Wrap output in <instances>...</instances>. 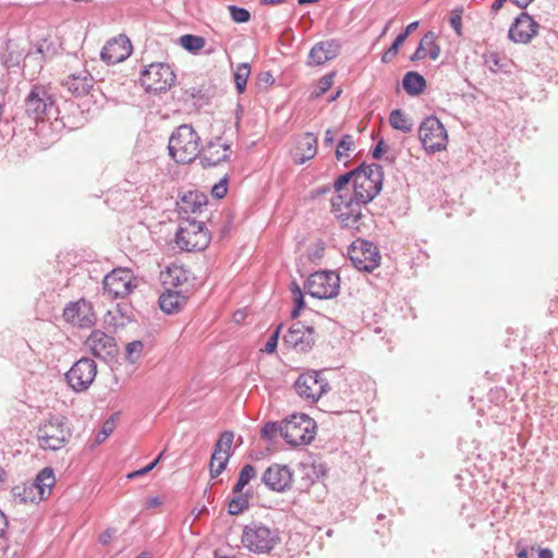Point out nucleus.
I'll return each instance as SVG.
<instances>
[{"label": "nucleus", "mask_w": 558, "mask_h": 558, "mask_svg": "<svg viewBox=\"0 0 558 558\" xmlns=\"http://www.w3.org/2000/svg\"><path fill=\"white\" fill-rule=\"evenodd\" d=\"M383 181L384 169L378 163H362L355 169L352 193L331 198V213L342 228L361 231L368 213L365 206L380 193Z\"/></svg>", "instance_id": "f257e3e1"}, {"label": "nucleus", "mask_w": 558, "mask_h": 558, "mask_svg": "<svg viewBox=\"0 0 558 558\" xmlns=\"http://www.w3.org/2000/svg\"><path fill=\"white\" fill-rule=\"evenodd\" d=\"M201 137L190 124L178 126L169 138V155L178 163H190L198 157Z\"/></svg>", "instance_id": "f03ea898"}, {"label": "nucleus", "mask_w": 558, "mask_h": 558, "mask_svg": "<svg viewBox=\"0 0 558 558\" xmlns=\"http://www.w3.org/2000/svg\"><path fill=\"white\" fill-rule=\"evenodd\" d=\"M241 542L254 554H268L280 542L278 529H270L260 522H252L244 526Z\"/></svg>", "instance_id": "7ed1b4c3"}, {"label": "nucleus", "mask_w": 558, "mask_h": 558, "mask_svg": "<svg viewBox=\"0 0 558 558\" xmlns=\"http://www.w3.org/2000/svg\"><path fill=\"white\" fill-rule=\"evenodd\" d=\"M37 437L44 450L61 449L71 437L68 418L62 415L51 416L39 426Z\"/></svg>", "instance_id": "20e7f679"}, {"label": "nucleus", "mask_w": 558, "mask_h": 558, "mask_svg": "<svg viewBox=\"0 0 558 558\" xmlns=\"http://www.w3.org/2000/svg\"><path fill=\"white\" fill-rule=\"evenodd\" d=\"M210 242L204 222L183 219L175 232L177 246L186 252L205 250Z\"/></svg>", "instance_id": "39448f33"}, {"label": "nucleus", "mask_w": 558, "mask_h": 558, "mask_svg": "<svg viewBox=\"0 0 558 558\" xmlns=\"http://www.w3.org/2000/svg\"><path fill=\"white\" fill-rule=\"evenodd\" d=\"M26 114L35 122L50 120L57 112L50 89L40 84L33 85L24 99Z\"/></svg>", "instance_id": "423d86ee"}, {"label": "nucleus", "mask_w": 558, "mask_h": 558, "mask_svg": "<svg viewBox=\"0 0 558 558\" xmlns=\"http://www.w3.org/2000/svg\"><path fill=\"white\" fill-rule=\"evenodd\" d=\"M315 422L306 414L295 413L282 421V438L291 446L310 444L315 437Z\"/></svg>", "instance_id": "0eeeda50"}, {"label": "nucleus", "mask_w": 558, "mask_h": 558, "mask_svg": "<svg viewBox=\"0 0 558 558\" xmlns=\"http://www.w3.org/2000/svg\"><path fill=\"white\" fill-rule=\"evenodd\" d=\"M174 81L173 70L162 62L150 63L141 73V83L147 93H165L170 89Z\"/></svg>", "instance_id": "6e6552de"}, {"label": "nucleus", "mask_w": 558, "mask_h": 558, "mask_svg": "<svg viewBox=\"0 0 558 558\" xmlns=\"http://www.w3.org/2000/svg\"><path fill=\"white\" fill-rule=\"evenodd\" d=\"M418 137L423 148L429 154L441 151L447 147V131L435 116H429L422 121L418 128Z\"/></svg>", "instance_id": "1a4fd4ad"}, {"label": "nucleus", "mask_w": 558, "mask_h": 558, "mask_svg": "<svg viewBox=\"0 0 558 558\" xmlns=\"http://www.w3.org/2000/svg\"><path fill=\"white\" fill-rule=\"evenodd\" d=\"M348 256L352 265L360 271L372 272L380 265L377 246L366 240L356 239L348 247Z\"/></svg>", "instance_id": "9d476101"}, {"label": "nucleus", "mask_w": 558, "mask_h": 558, "mask_svg": "<svg viewBox=\"0 0 558 558\" xmlns=\"http://www.w3.org/2000/svg\"><path fill=\"white\" fill-rule=\"evenodd\" d=\"M340 278L335 271H316L312 274L304 288L306 292L317 299H331L339 293Z\"/></svg>", "instance_id": "9b49d317"}, {"label": "nucleus", "mask_w": 558, "mask_h": 558, "mask_svg": "<svg viewBox=\"0 0 558 558\" xmlns=\"http://www.w3.org/2000/svg\"><path fill=\"white\" fill-rule=\"evenodd\" d=\"M133 280L134 277L131 270L125 268L113 269L102 280L104 295L111 300L126 298L135 288Z\"/></svg>", "instance_id": "f8f14e48"}, {"label": "nucleus", "mask_w": 558, "mask_h": 558, "mask_svg": "<svg viewBox=\"0 0 558 558\" xmlns=\"http://www.w3.org/2000/svg\"><path fill=\"white\" fill-rule=\"evenodd\" d=\"M97 375V364L89 357L76 361L66 372L68 385L76 392H83L89 388Z\"/></svg>", "instance_id": "ddd939ff"}, {"label": "nucleus", "mask_w": 558, "mask_h": 558, "mask_svg": "<svg viewBox=\"0 0 558 558\" xmlns=\"http://www.w3.org/2000/svg\"><path fill=\"white\" fill-rule=\"evenodd\" d=\"M294 388L301 398L315 403L329 390V384L320 377V372L307 371L298 377Z\"/></svg>", "instance_id": "4468645a"}, {"label": "nucleus", "mask_w": 558, "mask_h": 558, "mask_svg": "<svg viewBox=\"0 0 558 558\" xmlns=\"http://www.w3.org/2000/svg\"><path fill=\"white\" fill-rule=\"evenodd\" d=\"M315 331L311 326H305L301 322H295L288 329L283 336L286 345L298 350L299 352H306L315 342Z\"/></svg>", "instance_id": "2eb2a0df"}, {"label": "nucleus", "mask_w": 558, "mask_h": 558, "mask_svg": "<svg viewBox=\"0 0 558 558\" xmlns=\"http://www.w3.org/2000/svg\"><path fill=\"white\" fill-rule=\"evenodd\" d=\"M63 317L68 323L81 328H89L96 320L92 304L84 299L70 302L63 311Z\"/></svg>", "instance_id": "dca6fc26"}, {"label": "nucleus", "mask_w": 558, "mask_h": 558, "mask_svg": "<svg viewBox=\"0 0 558 558\" xmlns=\"http://www.w3.org/2000/svg\"><path fill=\"white\" fill-rule=\"evenodd\" d=\"M230 151V145L221 137H216L201 150L199 162L203 168L216 167L229 158Z\"/></svg>", "instance_id": "f3484780"}, {"label": "nucleus", "mask_w": 558, "mask_h": 558, "mask_svg": "<svg viewBox=\"0 0 558 558\" xmlns=\"http://www.w3.org/2000/svg\"><path fill=\"white\" fill-rule=\"evenodd\" d=\"M539 25L527 13H521L511 24L508 37L513 43L527 44L536 36Z\"/></svg>", "instance_id": "a211bd4d"}, {"label": "nucleus", "mask_w": 558, "mask_h": 558, "mask_svg": "<svg viewBox=\"0 0 558 558\" xmlns=\"http://www.w3.org/2000/svg\"><path fill=\"white\" fill-rule=\"evenodd\" d=\"M293 481V472L287 464L272 463L262 475V483L267 488H289Z\"/></svg>", "instance_id": "6ab92c4d"}, {"label": "nucleus", "mask_w": 558, "mask_h": 558, "mask_svg": "<svg viewBox=\"0 0 558 558\" xmlns=\"http://www.w3.org/2000/svg\"><path fill=\"white\" fill-rule=\"evenodd\" d=\"M132 51L131 41L125 36L109 40L100 52V58L107 64H117L124 61Z\"/></svg>", "instance_id": "aec40b11"}, {"label": "nucleus", "mask_w": 558, "mask_h": 558, "mask_svg": "<svg viewBox=\"0 0 558 558\" xmlns=\"http://www.w3.org/2000/svg\"><path fill=\"white\" fill-rule=\"evenodd\" d=\"M95 83L87 70L70 74L62 83L63 87L74 97H82L89 93Z\"/></svg>", "instance_id": "412c9836"}, {"label": "nucleus", "mask_w": 558, "mask_h": 558, "mask_svg": "<svg viewBox=\"0 0 558 558\" xmlns=\"http://www.w3.org/2000/svg\"><path fill=\"white\" fill-rule=\"evenodd\" d=\"M340 51V44L337 40H326L316 44L308 53L310 65H322L335 59Z\"/></svg>", "instance_id": "4be33fe9"}, {"label": "nucleus", "mask_w": 558, "mask_h": 558, "mask_svg": "<svg viewBox=\"0 0 558 558\" xmlns=\"http://www.w3.org/2000/svg\"><path fill=\"white\" fill-rule=\"evenodd\" d=\"M194 277L190 270L185 269L180 265H171L167 268L163 274V283L172 286L175 290H185L189 292L190 288L193 287Z\"/></svg>", "instance_id": "5701e85b"}, {"label": "nucleus", "mask_w": 558, "mask_h": 558, "mask_svg": "<svg viewBox=\"0 0 558 558\" xmlns=\"http://www.w3.org/2000/svg\"><path fill=\"white\" fill-rule=\"evenodd\" d=\"M185 290H171L168 289L159 296V306L162 312L167 314L179 313L186 304Z\"/></svg>", "instance_id": "b1692460"}, {"label": "nucleus", "mask_w": 558, "mask_h": 558, "mask_svg": "<svg viewBox=\"0 0 558 558\" xmlns=\"http://www.w3.org/2000/svg\"><path fill=\"white\" fill-rule=\"evenodd\" d=\"M440 47L436 44V35L434 32H427L421 39L416 50L410 57L411 61L423 60L429 57L437 60L440 56Z\"/></svg>", "instance_id": "393cba45"}, {"label": "nucleus", "mask_w": 558, "mask_h": 558, "mask_svg": "<svg viewBox=\"0 0 558 558\" xmlns=\"http://www.w3.org/2000/svg\"><path fill=\"white\" fill-rule=\"evenodd\" d=\"M113 341V338L104 331L94 330L87 338L86 344L95 356H101L102 354H110Z\"/></svg>", "instance_id": "a878e982"}, {"label": "nucleus", "mask_w": 558, "mask_h": 558, "mask_svg": "<svg viewBox=\"0 0 558 558\" xmlns=\"http://www.w3.org/2000/svg\"><path fill=\"white\" fill-rule=\"evenodd\" d=\"M207 204V198L204 194L197 192H189L184 194L179 203V211L184 214H195L201 211V208Z\"/></svg>", "instance_id": "bb28decb"}, {"label": "nucleus", "mask_w": 558, "mask_h": 558, "mask_svg": "<svg viewBox=\"0 0 558 558\" xmlns=\"http://www.w3.org/2000/svg\"><path fill=\"white\" fill-rule=\"evenodd\" d=\"M402 86L408 95L418 96L426 88V81L420 73L410 71L403 76Z\"/></svg>", "instance_id": "cd10ccee"}, {"label": "nucleus", "mask_w": 558, "mask_h": 558, "mask_svg": "<svg viewBox=\"0 0 558 558\" xmlns=\"http://www.w3.org/2000/svg\"><path fill=\"white\" fill-rule=\"evenodd\" d=\"M298 149L302 153L299 163L314 158L317 153V137L313 133H305L298 144Z\"/></svg>", "instance_id": "c85d7f7f"}, {"label": "nucleus", "mask_w": 558, "mask_h": 558, "mask_svg": "<svg viewBox=\"0 0 558 558\" xmlns=\"http://www.w3.org/2000/svg\"><path fill=\"white\" fill-rule=\"evenodd\" d=\"M327 468L324 463L314 462L303 466V480L306 485H315L320 483L322 478L326 476Z\"/></svg>", "instance_id": "c756f323"}, {"label": "nucleus", "mask_w": 558, "mask_h": 558, "mask_svg": "<svg viewBox=\"0 0 558 558\" xmlns=\"http://www.w3.org/2000/svg\"><path fill=\"white\" fill-rule=\"evenodd\" d=\"M52 490H20L14 495V500L19 504L37 505L43 500L49 499Z\"/></svg>", "instance_id": "7c9ffc66"}, {"label": "nucleus", "mask_w": 558, "mask_h": 558, "mask_svg": "<svg viewBox=\"0 0 558 558\" xmlns=\"http://www.w3.org/2000/svg\"><path fill=\"white\" fill-rule=\"evenodd\" d=\"M389 123L395 130L409 133L413 129L411 118L401 109H393L389 114Z\"/></svg>", "instance_id": "2f4dec72"}, {"label": "nucleus", "mask_w": 558, "mask_h": 558, "mask_svg": "<svg viewBox=\"0 0 558 558\" xmlns=\"http://www.w3.org/2000/svg\"><path fill=\"white\" fill-rule=\"evenodd\" d=\"M230 456L231 453L213 451L209 463V473L211 478H216L222 473L227 466Z\"/></svg>", "instance_id": "473e14b6"}, {"label": "nucleus", "mask_w": 558, "mask_h": 558, "mask_svg": "<svg viewBox=\"0 0 558 558\" xmlns=\"http://www.w3.org/2000/svg\"><path fill=\"white\" fill-rule=\"evenodd\" d=\"M485 66L493 73L506 71L508 60L498 52H486L483 56Z\"/></svg>", "instance_id": "72a5a7b5"}, {"label": "nucleus", "mask_w": 558, "mask_h": 558, "mask_svg": "<svg viewBox=\"0 0 558 558\" xmlns=\"http://www.w3.org/2000/svg\"><path fill=\"white\" fill-rule=\"evenodd\" d=\"M56 484V478L53 474V470L51 468H44L39 471L34 478L31 488L44 489V488H53Z\"/></svg>", "instance_id": "f704fd0d"}, {"label": "nucleus", "mask_w": 558, "mask_h": 558, "mask_svg": "<svg viewBox=\"0 0 558 558\" xmlns=\"http://www.w3.org/2000/svg\"><path fill=\"white\" fill-rule=\"evenodd\" d=\"M251 73V66L248 63H239L233 72V78L236 92L243 94L246 89L247 78Z\"/></svg>", "instance_id": "c9c22d12"}, {"label": "nucleus", "mask_w": 558, "mask_h": 558, "mask_svg": "<svg viewBox=\"0 0 558 558\" xmlns=\"http://www.w3.org/2000/svg\"><path fill=\"white\" fill-rule=\"evenodd\" d=\"M355 148L354 137L351 134H344L338 142L335 155L337 160H342L343 158L349 157L350 151Z\"/></svg>", "instance_id": "e433bc0d"}, {"label": "nucleus", "mask_w": 558, "mask_h": 558, "mask_svg": "<svg viewBox=\"0 0 558 558\" xmlns=\"http://www.w3.org/2000/svg\"><path fill=\"white\" fill-rule=\"evenodd\" d=\"M242 492L243 490H233V493H239V495H234L232 498H229L228 512L230 514H240L248 507L247 495H242Z\"/></svg>", "instance_id": "4c0bfd02"}, {"label": "nucleus", "mask_w": 558, "mask_h": 558, "mask_svg": "<svg viewBox=\"0 0 558 558\" xmlns=\"http://www.w3.org/2000/svg\"><path fill=\"white\" fill-rule=\"evenodd\" d=\"M180 44L187 51L196 52L205 46V39L201 36L186 34L180 37Z\"/></svg>", "instance_id": "58836bf2"}, {"label": "nucleus", "mask_w": 558, "mask_h": 558, "mask_svg": "<svg viewBox=\"0 0 558 558\" xmlns=\"http://www.w3.org/2000/svg\"><path fill=\"white\" fill-rule=\"evenodd\" d=\"M290 289H291V294H292L293 302H294V307L291 312V316H292V318H296L300 315V312L305 306L304 296H303L300 286L295 281H293L291 283Z\"/></svg>", "instance_id": "ea45409f"}, {"label": "nucleus", "mask_w": 558, "mask_h": 558, "mask_svg": "<svg viewBox=\"0 0 558 558\" xmlns=\"http://www.w3.org/2000/svg\"><path fill=\"white\" fill-rule=\"evenodd\" d=\"M355 169L343 174H340L333 182V189L337 195H350L351 193L344 192V189L352 181L354 182Z\"/></svg>", "instance_id": "a19ab883"}, {"label": "nucleus", "mask_w": 558, "mask_h": 558, "mask_svg": "<svg viewBox=\"0 0 558 558\" xmlns=\"http://www.w3.org/2000/svg\"><path fill=\"white\" fill-rule=\"evenodd\" d=\"M256 469L252 464H245L239 474L238 482L233 486V488H244L251 480L256 477Z\"/></svg>", "instance_id": "79ce46f5"}, {"label": "nucleus", "mask_w": 558, "mask_h": 558, "mask_svg": "<svg viewBox=\"0 0 558 558\" xmlns=\"http://www.w3.org/2000/svg\"><path fill=\"white\" fill-rule=\"evenodd\" d=\"M278 434L282 436V422H268L260 430V437L267 441H272Z\"/></svg>", "instance_id": "37998d69"}, {"label": "nucleus", "mask_w": 558, "mask_h": 558, "mask_svg": "<svg viewBox=\"0 0 558 558\" xmlns=\"http://www.w3.org/2000/svg\"><path fill=\"white\" fill-rule=\"evenodd\" d=\"M233 439H234L233 432H230V430L223 432L220 435L218 441L216 442L214 450L218 451V452L230 453Z\"/></svg>", "instance_id": "c03bdc74"}, {"label": "nucleus", "mask_w": 558, "mask_h": 558, "mask_svg": "<svg viewBox=\"0 0 558 558\" xmlns=\"http://www.w3.org/2000/svg\"><path fill=\"white\" fill-rule=\"evenodd\" d=\"M144 344L140 340L132 341L126 344L125 357L130 363H136L141 356Z\"/></svg>", "instance_id": "a18cd8bd"}, {"label": "nucleus", "mask_w": 558, "mask_h": 558, "mask_svg": "<svg viewBox=\"0 0 558 558\" xmlns=\"http://www.w3.org/2000/svg\"><path fill=\"white\" fill-rule=\"evenodd\" d=\"M405 40L402 38V36H397L393 40L392 45L383 53L381 56V62L383 63H389L393 60V58L398 54L400 46Z\"/></svg>", "instance_id": "49530a36"}, {"label": "nucleus", "mask_w": 558, "mask_h": 558, "mask_svg": "<svg viewBox=\"0 0 558 558\" xmlns=\"http://www.w3.org/2000/svg\"><path fill=\"white\" fill-rule=\"evenodd\" d=\"M463 8L457 7L450 12L449 23L458 36L462 35Z\"/></svg>", "instance_id": "de8ad7c7"}, {"label": "nucleus", "mask_w": 558, "mask_h": 558, "mask_svg": "<svg viewBox=\"0 0 558 558\" xmlns=\"http://www.w3.org/2000/svg\"><path fill=\"white\" fill-rule=\"evenodd\" d=\"M229 11H230L232 21H234L235 23H246L250 21L251 14L244 8H240L236 5H230Z\"/></svg>", "instance_id": "09e8293b"}, {"label": "nucleus", "mask_w": 558, "mask_h": 558, "mask_svg": "<svg viewBox=\"0 0 558 558\" xmlns=\"http://www.w3.org/2000/svg\"><path fill=\"white\" fill-rule=\"evenodd\" d=\"M332 83L333 73L324 75L318 82L316 96L319 97L324 95L331 87Z\"/></svg>", "instance_id": "8fccbe9b"}, {"label": "nucleus", "mask_w": 558, "mask_h": 558, "mask_svg": "<svg viewBox=\"0 0 558 558\" xmlns=\"http://www.w3.org/2000/svg\"><path fill=\"white\" fill-rule=\"evenodd\" d=\"M281 330V325H279L276 330L271 333V336L268 338L267 342L264 347V352L266 353H274L277 349L278 339Z\"/></svg>", "instance_id": "3c124183"}, {"label": "nucleus", "mask_w": 558, "mask_h": 558, "mask_svg": "<svg viewBox=\"0 0 558 558\" xmlns=\"http://www.w3.org/2000/svg\"><path fill=\"white\" fill-rule=\"evenodd\" d=\"M471 474L469 471H462L457 475V480L460 482L457 484L460 488H463L465 486H469L471 488H476L478 484L475 481L471 480Z\"/></svg>", "instance_id": "603ef678"}, {"label": "nucleus", "mask_w": 558, "mask_h": 558, "mask_svg": "<svg viewBox=\"0 0 558 558\" xmlns=\"http://www.w3.org/2000/svg\"><path fill=\"white\" fill-rule=\"evenodd\" d=\"M228 192V180L227 178H222L218 183H216L211 189V195L216 198H222L226 196Z\"/></svg>", "instance_id": "864d4df0"}, {"label": "nucleus", "mask_w": 558, "mask_h": 558, "mask_svg": "<svg viewBox=\"0 0 558 558\" xmlns=\"http://www.w3.org/2000/svg\"><path fill=\"white\" fill-rule=\"evenodd\" d=\"M160 458H161V453L154 461H151L149 464H147L145 468H142V469L137 470V471H134V472H131V473L126 474L125 478L131 480V478H134V477H137V476H142L144 474H147L148 472H150L156 466V464L158 463Z\"/></svg>", "instance_id": "5fc2aeb1"}, {"label": "nucleus", "mask_w": 558, "mask_h": 558, "mask_svg": "<svg viewBox=\"0 0 558 558\" xmlns=\"http://www.w3.org/2000/svg\"><path fill=\"white\" fill-rule=\"evenodd\" d=\"M113 426H114L113 422H111V421L105 422V424L102 425V428L96 436V441L98 444H101L102 441H105L108 438V436L112 433Z\"/></svg>", "instance_id": "6e6d98bb"}, {"label": "nucleus", "mask_w": 558, "mask_h": 558, "mask_svg": "<svg viewBox=\"0 0 558 558\" xmlns=\"http://www.w3.org/2000/svg\"><path fill=\"white\" fill-rule=\"evenodd\" d=\"M117 533V530L116 529H107L104 533H101L98 537V541L101 545H108L110 543V541L113 538V536L116 535Z\"/></svg>", "instance_id": "4d7b16f0"}, {"label": "nucleus", "mask_w": 558, "mask_h": 558, "mask_svg": "<svg viewBox=\"0 0 558 558\" xmlns=\"http://www.w3.org/2000/svg\"><path fill=\"white\" fill-rule=\"evenodd\" d=\"M163 501H165L163 498H161L159 496H154V497L147 498L144 501V508H146V509L157 508V507H160L163 504Z\"/></svg>", "instance_id": "13d9d810"}, {"label": "nucleus", "mask_w": 558, "mask_h": 558, "mask_svg": "<svg viewBox=\"0 0 558 558\" xmlns=\"http://www.w3.org/2000/svg\"><path fill=\"white\" fill-rule=\"evenodd\" d=\"M517 558H529V549L523 545L522 541L515 543Z\"/></svg>", "instance_id": "bf43d9fd"}, {"label": "nucleus", "mask_w": 558, "mask_h": 558, "mask_svg": "<svg viewBox=\"0 0 558 558\" xmlns=\"http://www.w3.org/2000/svg\"><path fill=\"white\" fill-rule=\"evenodd\" d=\"M384 145H385L384 144V140H380L376 144L375 148L372 151V156H373L374 159H379L383 156V153L385 150Z\"/></svg>", "instance_id": "052dcab7"}, {"label": "nucleus", "mask_w": 558, "mask_h": 558, "mask_svg": "<svg viewBox=\"0 0 558 558\" xmlns=\"http://www.w3.org/2000/svg\"><path fill=\"white\" fill-rule=\"evenodd\" d=\"M335 134H336V132L332 131L331 129H328L325 132L324 145L326 147H330L333 144V142H335Z\"/></svg>", "instance_id": "680f3d73"}, {"label": "nucleus", "mask_w": 558, "mask_h": 558, "mask_svg": "<svg viewBox=\"0 0 558 558\" xmlns=\"http://www.w3.org/2000/svg\"><path fill=\"white\" fill-rule=\"evenodd\" d=\"M418 27V22L415 21V22H412L410 23L405 29L399 34V36H402V38L405 40L408 38V36L414 32L416 28Z\"/></svg>", "instance_id": "e2e57ef3"}, {"label": "nucleus", "mask_w": 558, "mask_h": 558, "mask_svg": "<svg viewBox=\"0 0 558 558\" xmlns=\"http://www.w3.org/2000/svg\"><path fill=\"white\" fill-rule=\"evenodd\" d=\"M274 82H275V80L269 72L260 73L258 76V83L260 85L262 84L268 85V84H272Z\"/></svg>", "instance_id": "0e129e2a"}, {"label": "nucleus", "mask_w": 558, "mask_h": 558, "mask_svg": "<svg viewBox=\"0 0 558 558\" xmlns=\"http://www.w3.org/2000/svg\"><path fill=\"white\" fill-rule=\"evenodd\" d=\"M537 554L538 558H554V553L549 548H539Z\"/></svg>", "instance_id": "69168bd1"}, {"label": "nucleus", "mask_w": 558, "mask_h": 558, "mask_svg": "<svg viewBox=\"0 0 558 558\" xmlns=\"http://www.w3.org/2000/svg\"><path fill=\"white\" fill-rule=\"evenodd\" d=\"M505 1L506 0H495L490 8L492 12L497 13L502 8Z\"/></svg>", "instance_id": "338daca9"}, {"label": "nucleus", "mask_w": 558, "mask_h": 558, "mask_svg": "<svg viewBox=\"0 0 558 558\" xmlns=\"http://www.w3.org/2000/svg\"><path fill=\"white\" fill-rule=\"evenodd\" d=\"M517 7L525 9L533 0H511Z\"/></svg>", "instance_id": "774afa93"}]
</instances>
